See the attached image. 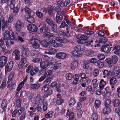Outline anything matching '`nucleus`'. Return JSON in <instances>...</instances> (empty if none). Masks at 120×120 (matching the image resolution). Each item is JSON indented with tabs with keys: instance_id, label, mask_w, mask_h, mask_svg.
<instances>
[{
	"instance_id": "69168bd1",
	"label": "nucleus",
	"mask_w": 120,
	"mask_h": 120,
	"mask_svg": "<svg viewBox=\"0 0 120 120\" xmlns=\"http://www.w3.org/2000/svg\"><path fill=\"white\" fill-rule=\"evenodd\" d=\"M16 106L18 107H19L21 106V102L20 100L19 99H17L16 100Z\"/></svg>"
},
{
	"instance_id": "774afa93",
	"label": "nucleus",
	"mask_w": 120,
	"mask_h": 120,
	"mask_svg": "<svg viewBox=\"0 0 120 120\" xmlns=\"http://www.w3.org/2000/svg\"><path fill=\"white\" fill-rule=\"evenodd\" d=\"M115 111L116 113L120 116V108L118 107L115 109Z\"/></svg>"
},
{
	"instance_id": "7ed1b4c3",
	"label": "nucleus",
	"mask_w": 120,
	"mask_h": 120,
	"mask_svg": "<svg viewBox=\"0 0 120 120\" xmlns=\"http://www.w3.org/2000/svg\"><path fill=\"white\" fill-rule=\"evenodd\" d=\"M30 42L32 44L33 47L35 49H38L40 47V41L37 39L33 38L30 40Z\"/></svg>"
},
{
	"instance_id": "5fc2aeb1",
	"label": "nucleus",
	"mask_w": 120,
	"mask_h": 120,
	"mask_svg": "<svg viewBox=\"0 0 120 120\" xmlns=\"http://www.w3.org/2000/svg\"><path fill=\"white\" fill-rule=\"evenodd\" d=\"M86 53L88 56H92L94 55V52L92 50H89L86 51Z\"/></svg>"
},
{
	"instance_id": "f8f14e48",
	"label": "nucleus",
	"mask_w": 120,
	"mask_h": 120,
	"mask_svg": "<svg viewBox=\"0 0 120 120\" xmlns=\"http://www.w3.org/2000/svg\"><path fill=\"white\" fill-rule=\"evenodd\" d=\"M28 30L33 32H36L38 29L37 27L34 24H29L28 25Z\"/></svg>"
},
{
	"instance_id": "0e129e2a",
	"label": "nucleus",
	"mask_w": 120,
	"mask_h": 120,
	"mask_svg": "<svg viewBox=\"0 0 120 120\" xmlns=\"http://www.w3.org/2000/svg\"><path fill=\"white\" fill-rule=\"evenodd\" d=\"M52 73V71L51 70H49L47 71L44 74L46 77H47L51 75Z\"/></svg>"
},
{
	"instance_id": "a19ab883",
	"label": "nucleus",
	"mask_w": 120,
	"mask_h": 120,
	"mask_svg": "<svg viewBox=\"0 0 120 120\" xmlns=\"http://www.w3.org/2000/svg\"><path fill=\"white\" fill-rule=\"evenodd\" d=\"M107 41V39L105 38H103L101 40H100L98 41V42L97 44V46H99L100 43H105Z\"/></svg>"
},
{
	"instance_id": "13d9d810",
	"label": "nucleus",
	"mask_w": 120,
	"mask_h": 120,
	"mask_svg": "<svg viewBox=\"0 0 120 120\" xmlns=\"http://www.w3.org/2000/svg\"><path fill=\"white\" fill-rule=\"evenodd\" d=\"M47 108V103L46 101L44 102L43 106V110L45 111H46Z\"/></svg>"
},
{
	"instance_id": "393cba45",
	"label": "nucleus",
	"mask_w": 120,
	"mask_h": 120,
	"mask_svg": "<svg viewBox=\"0 0 120 120\" xmlns=\"http://www.w3.org/2000/svg\"><path fill=\"white\" fill-rule=\"evenodd\" d=\"M113 105L115 107H117L120 104V101L119 99H116L113 100Z\"/></svg>"
},
{
	"instance_id": "052dcab7",
	"label": "nucleus",
	"mask_w": 120,
	"mask_h": 120,
	"mask_svg": "<svg viewBox=\"0 0 120 120\" xmlns=\"http://www.w3.org/2000/svg\"><path fill=\"white\" fill-rule=\"evenodd\" d=\"M72 75L71 73H68L66 75L67 79L68 80H70L72 77Z\"/></svg>"
},
{
	"instance_id": "72a5a7b5",
	"label": "nucleus",
	"mask_w": 120,
	"mask_h": 120,
	"mask_svg": "<svg viewBox=\"0 0 120 120\" xmlns=\"http://www.w3.org/2000/svg\"><path fill=\"white\" fill-rule=\"evenodd\" d=\"M83 33H84L86 34L88 36H89L93 34L94 33L93 31L88 30H83Z\"/></svg>"
},
{
	"instance_id": "2eb2a0df",
	"label": "nucleus",
	"mask_w": 120,
	"mask_h": 120,
	"mask_svg": "<svg viewBox=\"0 0 120 120\" xmlns=\"http://www.w3.org/2000/svg\"><path fill=\"white\" fill-rule=\"evenodd\" d=\"M7 4L10 7V8L13 9L15 7V0H8Z\"/></svg>"
},
{
	"instance_id": "9d476101",
	"label": "nucleus",
	"mask_w": 120,
	"mask_h": 120,
	"mask_svg": "<svg viewBox=\"0 0 120 120\" xmlns=\"http://www.w3.org/2000/svg\"><path fill=\"white\" fill-rule=\"evenodd\" d=\"M112 75L113 77H117L118 78H120V69L118 68L117 69V68H114L112 72Z\"/></svg>"
},
{
	"instance_id": "aec40b11",
	"label": "nucleus",
	"mask_w": 120,
	"mask_h": 120,
	"mask_svg": "<svg viewBox=\"0 0 120 120\" xmlns=\"http://www.w3.org/2000/svg\"><path fill=\"white\" fill-rule=\"evenodd\" d=\"M39 70L38 68L36 67H34L33 68L32 67V69L30 71V74L31 76H34L38 72Z\"/></svg>"
},
{
	"instance_id": "4c0bfd02",
	"label": "nucleus",
	"mask_w": 120,
	"mask_h": 120,
	"mask_svg": "<svg viewBox=\"0 0 120 120\" xmlns=\"http://www.w3.org/2000/svg\"><path fill=\"white\" fill-rule=\"evenodd\" d=\"M48 51V52H47L48 53V54L51 55L55 53L57 51L56 49L52 48L49 49Z\"/></svg>"
},
{
	"instance_id": "a878e982",
	"label": "nucleus",
	"mask_w": 120,
	"mask_h": 120,
	"mask_svg": "<svg viewBox=\"0 0 120 120\" xmlns=\"http://www.w3.org/2000/svg\"><path fill=\"white\" fill-rule=\"evenodd\" d=\"M45 20L47 24L50 26H54V24L52 20L49 18H46Z\"/></svg>"
},
{
	"instance_id": "4d7b16f0",
	"label": "nucleus",
	"mask_w": 120,
	"mask_h": 120,
	"mask_svg": "<svg viewBox=\"0 0 120 120\" xmlns=\"http://www.w3.org/2000/svg\"><path fill=\"white\" fill-rule=\"evenodd\" d=\"M111 102L110 99H109L106 100L105 104V106L107 107L109 106Z\"/></svg>"
},
{
	"instance_id": "39448f33",
	"label": "nucleus",
	"mask_w": 120,
	"mask_h": 120,
	"mask_svg": "<svg viewBox=\"0 0 120 120\" xmlns=\"http://www.w3.org/2000/svg\"><path fill=\"white\" fill-rule=\"evenodd\" d=\"M7 21L5 20L4 18L3 17H1L0 19V30L2 28L3 31H4L6 27L8 26Z\"/></svg>"
},
{
	"instance_id": "f03ea898",
	"label": "nucleus",
	"mask_w": 120,
	"mask_h": 120,
	"mask_svg": "<svg viewBox=\"0 0 120 120\" xmlns=\"http://www.w3.org/2000/svg\"><path fill=\"white\" fill-rule=\"evenodd\" d=\"M4 37L5 38L9 40H16L18 37V34L16 32H14L12 31L9 32L8 30L6 31L4 33Z\"/></svg>"
},
{
	"instance_id": "58836bf2",
	"label": "nucleus",
	"mask_w": 120,
	"mask_h": 120,
	"mask_svg": "<svg viewBox=\"0 0 120 120\" xmlns=\"http://www.w3.org/2000/svg\"><path fill=\"white\" fill-rule=\"evenodd\" d=\"M27 20L28 22L30 23H32L34 22V19L33 16H29L27 18Z\"/></svg>"
},
{
	"instance_id": "f3484780",
	"label": "nucleus",
	"mask_w": 120,
	"mask_h": 120,
	"mask_svg": "<svg viewBox=\"0 0 120 120\" xmlns=\"http://www.w3.org/2000/svg\"><path fill=\"white\" fill-rule=\"evenodd\" d=\"M22 26V24L21 21L18 20L17 21L15 24V28L16 30L17 31H20Z\"/></svg>"
},
{
	"instance_id": "ddd939ff",
	"label": "nucleus",
	"mask_w": 120,
	"mask_h": 120,
	"mask_svg": "<svg viewBox=\"0 0 120 120\" xmlns=\"http://www.w3.org/2000/svg\"><path fill=\"white\" fill-rule=\"evenodd\" d=\"M112 74V72L111 71L107 70H105L103 71V78H109L111 77Z\"/></svg>"
},
{
	"instance_id": "cd10ccee",
	"label": "nucleus",
	"mask_w": 120,
	"mask_h": 120,
	"mask_svg": "<svg viewBox=\"0 0 120 120\" xmlns=\"http://www.w3.org/2000/svg\"><path fill=\"white\" fill-rule=\"evenodd\" d=\"M106 84V82L103 79H101L99 87L101 90H102L104 88V86Z\"/></svg>"
},
{
	"instance_id": "412c9836",
	"label": "nucleus",
	"mask_w": 120,
	"mask_h": 120,
	"mask_svg": "<svg viewBox=\"0 0 120 120\" xmlns=\"http://www.w3.org/2000/svg\"><path fill=\"white\" fill-rule=\"evenodd\" d=\"M8 40V39H6L4 38H1L0 39V47H2L5 43H6L7 45H8L9 43Z\"/></svg>"
},
{
	"instance_id": "f704fd0d",
	"label": "nucleus",
	"mask_w": 120,
	"mask_h": 120,
	"mask_svg": "<svg viewBox=\"0 0 120 120\" xmlns=\"http://www.w3.org/2000/svg\"><path fill=\"white\" fill-rule=\"evenodd\" d=\"M110 84L112 85H113L116 84L117 82V80L116 78L112 77L110 80Z\"/></svg>"
},
{
	"instance_id": "ea45409f",
	"label": "nucleus",
	"mask_w": 120,
	"mask_h": 120,
	"mask_svg": "<svg viewBox=\"0 0 120 120\" xmlns=\"http://www.w3.org/2000/svg\"><path fill=\"white\" fill-rule=\"evenodd\" d=\"M97 80L96 79L93 80L91 82V84L94 88H96L98 86V83L97 82Z\"/></svg>"
},
{
	"instance_id": "c756f323",
	"label": "nucleus",
	"mask_w": 120,
	"mask_h": 120,
	"mask_svg": "<svg viewBox=\"0 0 120 120\" xmlns=\"http://www.w3.org/2000/svg\"><path fill=\"white\" fill-rule=\"evenodd\" d=\"M7 104V100L6 99L4 100L1 104L3 110H5L6 109Z\"/></svg>"
},
{
	"instance_id": "2f4dec72",
	"label": "nucleus",
	"mask_w": 120,
	"mask_h": 120,
	"mask_svg": "<svg viewBox=\"0 0 120 120\" xmlns=\"http://www.w3.org/2000/svg\"><path fill=\"white\" fill-rule=\"evenodd\" d=\"M111 111V109L108 107L104 108L102 110L103 113L104 114H108Z\"/></svg>"
},
{
	"instance_id": "4be33fe9",
	"label": "nucleus",
	"mask_w": 120,
	"mask_h": 120,
	"mask_svg": "<svg viewBox=\"0 0 120 120\" xmlns=\"http://www.w3.org/2000/svg\"><path fill=\"white\" fill-rule=\"evenodd\" d=\"M66 56V55L64 53L60 52L56 54V57L58 58L63 59L65 58Z\"/></svg>"
},
{
	"instance_id": "c03bdc74",
	"label": "nucleus",
	"mask_w": 120,
	"mask_h": 120,
	"mask_svg": "<svg viewBox=\"0 0 120 120\" xmlns=\"http://www.w3.org/2000/svg\"><path fill=\"white\" fill-rule=\"evenodd\" d=\"M41 60L40 58H35L33 59L32 61L33 62L36 63H39L41 62Z\"/></svg>"
},
{
	"instance_id": "c85d7f7f",
	"label": "nucleus",
	"mask_w": 120,
	"mask_h": 120,
	"mask_svg": "<svg viewBox=\"0 0 120 120\" xmlns=\"http://www.w3.org/2000/svg\"><path fill=\"white\" fill-rule=\"evenodd\" d=\"M114 53L116 54H120V45L116 47L113 48Z\"/></svg>"
},
{
	"instance_id": "338daca9",
	"label": "nucleus",
	"mask_w": 120,
	"mask_h": 120,
	"mask_svg": "<svg viewBox=\"0 0 120 120\" xmlns=\"http://www.w3.org/2000/svg\"><path fill=\"white\" fill-rule=\"evenodd\" d=\"M6 81L5 80H3L1 84V85L0 87L1 88L3 89L4 88L6 84Z\"/></svg>"
},
{
	"instance_id": "4468645a",
	"label": "nucleus",
	"mask_w": 120,
	"mask_h": 120,
	"mask_svg": "<svg viewBox=\"0 0 120 120\" xmlns=\"http://www.w3.org/2000/svg\"><path fill=\"white\" fill-rule=\"evenodd\" d=\"M66 115L69 117L70 120H75V118L74 116V113L71 112L70 110H67Z\"/></svg>"
},
{
	"instance_id": "423d86ee",
	"label": "nucleus",
	"mask_w": 120,
	"mask_h": 120,
	"mask_svg": "<svg viewBox=\"0 0 120 120\" xmlns=\"http://www.w3.org/2000/svg\"><path fill=\"white\" fill-rule=\"evenodd\" d=\"M39 27H40L39 31L41 33H46L49 30V29H48L46 26V24L45 23H41L40 24Z\"/></svg>"
},
{
	"instance_id": "680f3d73",
	"label": "nucleus",
	"mask_w": 120,
	"mask_h": 120,
	"mask_svg": "<svg viewBox=\"0 0 120 120\" xmlns=\"http://www.w3.org/2000/svg\"><path fill=\"white\" fill-rule=\"evenodd\" d=\"M36 14L37 16L39 18H42L43 16V14L40 12H36Z\"/></svg>"
},
{
	"instance_id": "f257e3e1",
	"label": "nucleus",
	"mask_w": 120,
	"mask_h": 120,
	"mask_svg": "<svg viewBox=\"0 0 120 120\" xmlns=\"http://www.w3.org/2000/svg\"><path fill=\"white\" fill-rule=\"evenodd\" d=\"M65 12L64 11H61V12H58L57 13L56 16L55 20L56 22L58 24H60L63 19V17H64V20L66 21L67 23V25H68V23L70 22L69 20L66 18L67 16L65 15Z\"/></svg>"
},
{
	"instance_id": "79ce46f5",
	"label": "nucleus",
	"mask_w": 120,
	"mask_h": 120,
	"mask_svg": "<svg viewBox=\"0 0 120 120\" xmlns=\"http://www.w3.org/2000/svg\"><path fill=\"white\" fill-rule=\"evenodd\" d=\"M112 62L114 64L116 63L118 61V59L117 56L113 55L112 57Z\"/></svg>"
},
{
	"instance_id": "9b49d317",
	"label": "nucleus",
	"mask_w": 120,
	"mask_h": 120,
	"mask_svg": "<svg viewBox=\"0 0 120 120\" xmlns=\"http://www.w3.org/2000/svg\"><path fill=\"white\" fill-rule=\"evenodd\" d=\"M14 75V73L13 72H11L9 75L8 77V79L7 81V84L8 85V88L12 84V81H13L12 78Z\"/></svg>"
},
{
	"instance_id": "09e8293b",
	"label": "nucleus",
	"mask_w": 120,
	"mask_h": 120,
	"mask_svg": "<svg viewBox=\"0 0 120 120\" xmlns=\"http://www.w3.org/2000/svg\"><path fill=\"white\" fill-rule=\"evenodd\" d=\"M40 86V85L39 83H37L35 84H32L31 85V87L33 89H37Z\"/></svg>"
},
{
	"instance_id": "e2e57ef3",
	"label": "nucleus",
	"mask_w": 120,
	"mask_h": 120,
	"mask_svg": "<svg viewBox=\"0 0 120 120\" xmlns=\"http://www.w3.org/2000/svg\"><path fill=\"white\" fill-rule=\"evenodd\" d=\"M98 57L99 60H102L104 59L105 56L104 54H99L98 56Z\"/></svg>"
},
{
	"instance_id": "6ab92c4d",
	"label": "nucleus",
	"mask_w": 120,
	"mask_h": 120,
	"mask_svg": "<svg viewBox=\"0 0 120 120\" xmlns=\"http://www.w3.org/2000/svg\"><path fill=\"white\" fill-rule=\"evenodd\" d=\"M55 39L59 42L62 43H65L69 42L68 40L64 38H62L60 37H56Z\"/></svg>"
},
{
	"instance_id": "1a4fd4ad",
	"label": "nucleus",
	"mask_w": 120,
	"mask_h": 120,
	"mask_svg": "<svg viewBox=\"0 0 120 120\" xmlns=\"http://www.w3.org/2000/svg\"><path fill=\"white\" fill-rule=\"evenodd\" d=\"M112 48V45H107L102 47L101 50L102 52L107 53L109 52Z\"/></svg>"
},
{
	"instance_id": "37998d69",
	"label": "nucleus",
	"mask_w": 120,
	"mask_h": 120,
	"mask_svg": "<svg viewBox=\"0 0 120 120\" xmlns=\"http://www.w3.org/2000/svg\"><path fill=\"white\" fill-rule=\"evenodd\" d=\"M101 102L99 100H97L95 101L94 106L96 109H97L99 107L100 104Z\"/></svg>"
},
{
	"instance_id": "864d4df0",
	"label": "nucleus",
	"mask_w": 120,
	"mask_h": 120,
	"mask_svg": "<svg viewBox=\"0 0 120 120\" xmlns=\"http://www.w3.org/2000/svg\"><path fill=\"white\" fill-rule=\"evenodd\" d=\"M24 82L22 81L20 83H19V85L18 86L17 88V90H20L22 88V86H23L24 84Z\"/></svg>"
},
{
	"instance_id": "a18cd8bd",
	"label": "nucleus",
	"mask_w": 120,
	"mask_h": 120,
	"mask_svg": "<svg viewBox=\"0 0 120 120\" xmlns=\"http://www.w3.org/2000/svg\"><path fill=\"white\" fill-rule=\"evenodd\" d=\"M54 6L55 7V10L57 13L58 12H61V11H60V8L58 5L57 4H54Z\"/></svg>"
},
{
	"instance_id": "473e14b6",
	"label": "nucleus",
	"mask_w": 120,
	"mask_h": 120,
	"mask_svg": "<svg viewBox=\"0 0 120 120\" xmlns=\"http://www.w3.org/2000/svg\"><path fill=\"white\" fill-rule=\"evenodd\" d=\"M31 56L34 57H37L38 56V51L35 50H32L30 52Z\"/></svg>"
},
{
	"instance_id": "bb28decb",
	"label": "nucleus",
	"mask_w": 120,
	"mask_h": 120,
	"mask_svg": "<svg viewBox=\"0 0 120 120\" xmlns=\"http://www.w3.org/2000/svg\"><path fill=\"white\" fill-rule=\"evenodd\" d=\"M48 66L49 63L47 61L42 62L40 64V66L42 68L45 69Z\"/></svg>"
},
{
	"instance_id": "20e7f679",
	"label": "nucleus",
	"mask_w": 120,
	"mask_h": 120,
	"mask_svg": "<svg viewBox=\"0 0 120 120\" xmlns=\"http://www.w3.org/2000/svg\"><path fill=\"white\" fill-rule=\"evenodd\" d=\"M76 38L78 39L77 42L80 44H83L86 43V41L87 39V36L85 35L79 34L76 35Z\"/></svg>"
},
{
	"instance_id": "8fccbe9b",
	"label": "nucleus",
	"mask_w": 120,
	"mask_h": 120,
	"mask_svg": "<svg viewBox=\"0 0 120 120\" xmlns=\"http://www.w3.org/2000/svg\"><path fill=\"white\" fill-rule=\"evenodd\" d=\"M53 112L52 111H50L48 112V113L45 115L46 118L51 117L53 115Z\"/></svg>"
},
{
	"instance_id": "e433bc0d",
	"label": "nucleus",
	"mask_w": 120,
	"mask_h": 120,
	"mask_svg": "<svg viewBox=\"0 0 120 120\" xmlns=\"http://www.w3.org/2000/svg\"><path fill=\"white\" fill-rule=\"evenodd\" d=\"M72 53L73 56H80L82 55L81 52H78L75 50L74 51H73L72 52Z\"/></svg>"
},
{
	"instance_id": "de8ad7c7",
	"label": "nucleus",
	"mask_w": 120,
	"mask_h": 120,
	"mask_svg": "<svg viewBox=\"0 0 120 120\" xmlns=\"http://www.w3.org/2000/svg\"><path fill=\"white\" fill-rule=\"evenodd\" d=\"M52 79L51 77H49L43 83L44 84H47L48 85L51 82Z\"/></svg>"
},
{
	"instance_id": "5701e85b",
	"label": "nucleus",
	"mask_w": 120,
	"mask_h": 120,
	"mask_svg": "<svg viewBox=\"0 0 120 120\" xmlns=\"http://www.w3.org/2000/svg\"><path fill=\"white\" fill-rule=\"evenodd\" d=\"M25 11L26 13L28 14L29 16H33L34 14V12L31 11L27 7H26L25 8Z\"/></svg>"
},
{
	"instance_id": "dca6fc26",
	"label": "nucleus",
	"mask_w": 120,
	"mask_h": 120,
	"mask_svg": "<svg viewBox=\"0 0 120 120\" xmlns=\"http://www.w3.org/2000/svg\"><path fill=\"white\" fill-rule=\"evenodd\" d=\"M26 57L23 56V58H22L20 61L18 65V66L19 68H22L25 64L26 63L27 59L26 58Z\"/></svg>"
},
{
	"instance_id": "6e6d98bb",
	"label": "nucleus",
	"mask_w": 120,
	"mask_h": 120,
	"mask_svg": "<svg viewBox=\"0 0 120 120\" xmlns=\"http://www.w3.org/2000/svg\"><path fill=\"white\" fill-rule=\"evenodd\" d=\"M60 66V64L59 63H56L54 65L53 69L56 70L59 68Z\"/></svg>"
},
{
	"instance_id": "49530a36",
	"label": "nucleus",
	"mask_w": 120,
	"mask_h": 120,
	"mask_svg": "<svg viewBox=\"0 0 120 120\" xmlns=\"http://www.w3.org/2000/svg\"><path fill=\"white\" fill-rule=\"evenodd\" d=\"M91 118L94 120H97L98 116L96 113L94 112H93L91 116Z\"/></svg>"
},
{
	"instance_id": "bf43d9fd",
	"label": "nucleus",
	"mask_w": 120,
	"mask_h": 120,
	"mask_svg": "<svg viewBox=\"0 0 120 120\" xmlns=\"http://www.w3.org/2000/svg\"><path fill=\"white\" fill-rule=\"evenodd\" d=\"M49 85L48 84H46L44 86L42 89V90L43 91H47L49 89Z\"/></svg>"
},
{
	"instance_id": "3c124183",
	"label": "nucleus",
	"mask_w": 120,
	"mask_h": 120,
	"mask_svg": "<svg viewBox=\"0 0 120 120\" xmlns=\"http://www.w3.org/2000/svg\"><path fill=\"white\" fill-rule=\"evenodd\" d=\"M97 65L100 68H102L104 66V64L100 60L97 61Z\"/></svg>"
},
{
	"instance_id": "0eeeda50",
	"label": "nucleus",
	"mask_w": 120,
	"mask_h": 120,
	"mask_svg": "<svg viewBox=\"0 0 120 120\" xmlns=\"http://www.w3.org/2000/svg\"><path fill=\"white\" fill-rule=\"evenodd\" d=\"M21 47L23 56L25 57L28 56L30 53L29 48L26 46L24 45H22Z\"/></svg>"
},
{
	"instance_id": "603ef678",
	"label": "nucleus",
	"mask_w": 120,
	"mask_h": 120,
	"mask_svg": "<svg viewBox=\"0 0 120 120\" xmlns=\"http://www.w3.org/2000/svg\"><path fill=\"white\" fill-rule=\"evenodd\" d=\"M42 57L43 59L45 60V61L48 62L49 60L51 59L46 55H42Z\"/></svg>"
},
{
	"instance_id": "7c9ffc66",
	"label": "nucleus",
	"mask_w": 120,
	"mask_h": 120,
	"mask_svg": "<svg viewBox=\"0 0 120 120\" xmlns=\"http://www.w3.org/2000/svg\"><path fill=\"white\" fill-rule=\"evenodd\" d=\"M75 50L79 52H81V51H82L84 49L83 46L80 45H78L75 46Z\"/></svg>"
},
{
	"instance_id": "6e6552de",
	"label": "nucleus",
	"mask_w": 120,
	"mask_h": 120,
	"mask_svg": "<svg viewBox=\"0 0 120 120\" xmlns=\"http://www.w3.org/2000/svg\"><path fill=\"white\" fill-rule=\"evenodd\" d=\"M7 57L3 56L0 57V68H3L6 64L7 61Z\"/></svg>"
},
{
	"instance_id": "b1692460",
	"label": "nucleus",
	"mask_w": 120,
	"mask_h": 120,
	"mask_svg": "<svg viewBox=\"0 0 120 120\" xmlns=\"http://www.w3.org/2000/svg\"><path fill=\"white\" fill-rule=\"evenodd\" d=\"M78 65V61L75 60L73 61L71 64V67L72 69H75L77 67Z\"/></svg>"
},
{
	"instance_id": "c9c22d12",
	"label": "nucleus",
	"mask_w": 120,
	"mask_h": 120,
	"mask_svg": "<svg viewBox=\"0 0 120 120\" xmlns=\"http://www.w3.org/2000/svg\"><path fill=\"white\" fill-rule=\"evenodd\" d=\"M75 103L74 99L73 98H71L69 102V106L70 107H72Z\"/></svg>"
},
{
	"instance_id": "a211bd4d",
	"label": "nucleus",
	"mask_w": 120,
	"mask_h": 120,
	"mask_svg": "<svg viewBox=\"0 0 120 120\" xmlns=\"http://www.w3.org/2000/svg\"><path fill=\"white\" fill-rule=\"evenodd\" d=\"M13 65V62L12 61H11L8 63L6 66L5 67V71H10L12 68Z\"/></svg>"
}]
</instances>
